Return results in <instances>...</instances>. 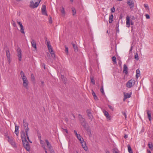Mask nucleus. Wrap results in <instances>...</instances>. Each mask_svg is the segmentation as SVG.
Instances as JSON below:
<instances>
[{
	"label": "nucleus",
	"mask_w": 153,
	"mask_h": 153,
	"mask_svg": "<svg viewBox=\"0 0 153 153\" xmlns=\"http://www.w3.org/2000/svg\"><path fill=\"white\" fill-rule=\"evenodd\" d=\"M134 58L137 60H138L139 59L138 54L137 53L134 56Z\"/></svg>",
	"instance_id": "nucleus-35"
},
{
	"label": "nucleus",
	"mask_w": 153,
	"mask_h": 153,
	"mask_svg": "<svg viewBox=\"0 0 153 153\" xmlns=\"http://www.w3.org/2000/svg\"><path fill=\"white\" fill-rule=\"evenodd\" d=\"M24 30V29H20V32L22 33L25 34V32Z\"/></svg>",
	"instance_id": "nucleus-51"
},
{
	"label": "nucleus",
	"mask_w": 153,
	"mask_h": 153,
	"mask_svg": "<svg viewBox=\"0 0 153 153\" xmlns=\"http://www.w3.org/2000/svg\"><path fill=\"white\" fill-rule=\"evenodd\" d=\"M74 134H75L76 135H76H77V134H77V132H76V130H74Z\"/></svg>",
	"instance_id": "nucleus-56"
},
{
	"label": "nucleus",
	"mask_w": 153,
	"mask_h": 153,
	"mask_svg": "<svg viewBox=\"0 0 153 153\" xmlns=\"http://www.w3.org/2000/svg\"><path fill=\"white\" fill-rule=\"evenodd\" d=\"M147 114L148 115V117L149 118V121H151V114L150 112V111L149 110H147Z\"/></svg>",
	"instance_id": "nucleus-23"
},
{
	"label": "nucleus",
	"mask_w": 153,
	"mask_h": 153,
	"mask_svg": "<svg viewBox=\"0 0 153 153\" xmlns=\"http://www.w3.org/2000/svg\"><path fill=\"white\" fill-rule=\"evenodd\" d=\"M148 152H149V153H151V151H148Z\"/></svg>",
	"instance_id": "nucleus-64"
},
{
	"label": "nucleus",
	"mask_w": 153,
	"mask_h": 153,
	"mask_svg": "<svg viewBox=\"0 0 153 153\" xmlns=\"http://www.w3.org/2000/svg\"><path fill=\"white\" fill-rule=\"evenodd\" d=\"M136 78L137 79L138 78V77L140 76V72L139 69H137L136 71Z\"/></svg>",
	"instance_id": "nucleus-22"
},
{
	"label": "nucleus",
	"mask_w": 153,
	"mask_h": 153,
	"mask_svg": "<svg viewBox=\"0 0 153 153\" xmlns=\"http://www.w3.org/2000/svg\"><path fill=\"white\" fill-rule=\"evenodd\" d=\"M17 56L19 57V61H21L22 60V51L19 48H18L17 49Z\"/></svg>",
	"instance_id": "nucleus-8"
},
{
	"label": "nucleus",
	"mask_w": 153,
	"mask_h": 153,
	"mask_svg": "<svg viewBox=\"0 0 153 153\" xmlns=\"http://www.w3.org/2000/svg\"><path fill=\"white\" fill-rule=\"evenodd\" d=\"M79 120H80L81 119H83V118L82 117V115L80 114H79Z\"/></svg>",
	"instance_id": "nucleus-42"
},
{
	"label": "nucleus",
	"mask_w": 153,
	"mask_h": 153,
	"mask_svg": "<svg viewBox=\"0 0 153 153\" xmlns=\"http://www.w3.org/2000/svg\"><path fill=\"white\" fill-rule=\"evenodd\" d=\"M128 150L129 153H133L130 146L128 145Z\"/></svg>",
	"instance_id": "nucleus-26"
},
{
	"label": "nucleus",
	"mask_w": 153,
	"mask_h": 153,
	"mask_svg": "<svg viewBox=\"0 0 153 153\" xmlns=\"http://www.w3.org/2000/svg\"><path fill=\"white\" fill-rule=\"evenodd\" d=\"M148 145L149 146V148L150 149H151L153 147V145L152 144H148Z\"/></svg>",
	"instance_id": "nucleus-45"
},
{
	"label": "nucleus",
	"mask_w": 153,
	"mask_h": 153,
	"mask_svg": "<svg viewBox=\"0 0 153 153\" xmlns=\"http://www.w3.org/2000/svg\"><path fill=\"white\" fill-rule=\"evenodd\" d=\"M135 84V81L134 79H131L129 80L126 83V86L128 88H131Z\"/></svg>",
	"instance_id": "nucleus-5"
},
{
	"label": "nucleus",
	"mask_w": 153,
	"mask_h": 153,
	"mask_svg": "<svg viewBox=\"0 0 153 153\" xmlns=\"http://www.w3.org/2000/svg\"><path fill=\"white\" fill-rule=\"evenodd\" d=\"M127 21H126V25H128V27H129L130 25V22H129V18H127Z\"/></svg>",
	"instance_id": "nucleus-30"
},
{
	"label": "nucleus",
	"mask_w": 153,
	"mask_h": 153,
	"mask_svg": "<svg viewBox=\"0 0 153 153\" xmlns=\"http://www.w3.org/2000/svg\"><path fill=\"white\" fill-rule=\"evenodd\" d=\"M41 83H42V85L43 86L44 85V82L43 81H42L41 82Z\"/></svg>",
	"instance_id": "nucleus-59"
},
{
	"label": "nucleus",
	"mask_w": 153,
	"mask_h": 153,
	"mask_svg": "<svg viewBox=\"0 0 153 153\" xmlns=\"http://www.w3.org/2000/svg\"><path fill=\"white\" fill-rule=\"evenodd\" d=\"M61 12L62 14H65V9L63 7H62V9L61 10Z\"/></svg>",
	"instance_id": "nucleus-31"
},
{
	"label": "nucleus",
	"mask_w": 153,
	"mask_h": 153,
	"mask_svg": "<svg viewBox=\"0 0 153 153\" xmlns=\"http://www.w3.org/2000/svg\"><path fill=\"white\" fill-rule=\"evenodd\" d=\"M72 115L74 117V118H75V116H74V114H72Z\"/></svg>",
	"instance_id": "nucleus-62"
},
{
	"label": "nucleus",
	"mask_w": 153,
	"mask_h": 153,
	"mask_svg": "<svg viewBox=\"0 0 153 153\" xmlns=\"http://www.w3.org/2000/svg\"><path fill=\"white\" fill-rule=\"evenodd\" d=\"M6 55L7 58L8 60L10 62V51L8 50H7L6 51Z\"/></svg>",
	"instance_id": "nucleus-15"
},
{
	"label": "nucleus",
	"mask_w": 153,
	"mask_h": 153,
	"mask_svg": "<svg viewBox=\"0 0 153 153\" xmlns=\"http://www.w3.org/2000/svg\"><path fill=\"white\" fill-rule=\"evenodd\" d=\"M31 79L33 81L34 80H35V77L34 76L33 74H31Z\"/></svg>",
	"instance_id": "nucleus-41"
},
{
	"label": "nucleus",
	"mask_w": 153,
	"mask_h": 153,
	"mask_svg": "<svg viewBox=\"0 0 153 153\" xmlns=\"http://www.w3.org/2000/svg\"><path fill=\"white\" fill-rule=\"evenodd\" d=\"M79 120L80 121L82 125L85 128L87 132L89 133L90 134H91V130L90 129L89 127L87 126V123H86L85 119L84 118H83V119H82Z\"/></svg>",
	"instance_id": "nucleus-4"
},
{
	"label": "nucleus",
	"mask_w": 153,
	"mask_h": 153,
	"mask_svg": "<svg viewBox=\"0 0 153 153\" xmlns=\"http://www.w3.org/2000/svg\"><path fill=\"white\" fill-rule=\"evenodd\" d=\"M91 82L94 84L95 85V80L94 79V78L93 77H91Z\"/></svg>",
	"instance_id": "nucleus-32"
},
{
	"label": "nucleus",
	"mask_w": 153,
	"mask_h": 153,
	"mask_svg": "<svg viewBox=\"0 0 153 153\" xmlns=\"http://www.w3.org/2000/svg\"><path fill=\"white\" fill-rule=\"evenodd\" d=\"M21 137L24 147L27 151H29L30 149V146L26 139L25 133L23 131L22 132Z\"/></svg>",
	"instance_id": "nucleus-1"
},
{
	"label": "nucleus",
	"mask_w": 153,
	"mask_h": 153,
	"mask_svg": "<svg viewBox=\"0 0 153 153\" xmlns=\"http://www.w3.org/2000/svg\"><path fill=\"white\" fill-rule=\"evenodd\" d=\"M8 141L13 146L15 147L16 146L15 143L12 139H9Z\"/></svg>",
	"instance_id": "nucleus-19"
},
{
	"label": "nucleus",
	"mask_w": 153,
	"mask_h": 153,
	"mask_svg": "<svg viewBox=\"0 0 153 153\" xmlns=\"http://www.w3.org/2000/svg\"><path fill=\"white\" fill-rule=\"evenodd\" d=\"M108 107L112 111H113L114 108L112 106H111V105H108Z\"/></svg>",
	"instance_id": "nucleus-46"
},
{
	"label": "nucleus",
	"mask_w": 153,
	"mask_h": 153,
	"mask_svg": "<svg viewBox=\"0 0 153 153\" xmlns=\"http://www.w3.org/2000/svg\"><path fill=\"white\" fill-rule=\"evenodd\" d=\"M145 16L147 19H149L150 18V16L148 14H146Z\"/></svg>",
	"instance_id": "nucleus-47"
},
{
	"label": "nucleus",
	"mask_w": 153,
	"mask_h": 153,
	"mask_svg": "<svg viewBox=\"0 0 153 153\" xmlns=\"http://www.w3.org/2000/svg\"><path fill=\"white\" fill-rule=\"evenodd\" d=\"M92 91V94L94 97V98L95 100H98V97L96 95V94L94 91L92 90H91Z\"/></svg>",
	"instance_id": "nucleus-21"
},
{
	"label": "nucleus",
	"mask_w": 153,
	"mask_h": 153,
	"mask_svg": "<svg viewBox=\"0 0 153 153\" xmlns=\"http://www.w3.org/2000/svg\"><path fill=\"white\" fill-rule=\"evenodd\" d=\"M45 145H43L42 146V147L45 150V152L46 153H47V149L45 148Z\"/></svg>",
	"instance_id": "nucleus-34"
},
{
	"label": "nucleus",
	"mask_w": 153,
	"mask_h": 153,
	"mask_svg": "<svg viewBox=\"0 0 153 153\" xmlns=\"http://www.w3.org/2000/svg\"><path fill=\"white\" fill-rule=\"evenodd\" d=\"M42 12L43 15L47 16V14L46 11V7L45 5H42Z\"/></svg>",
	"instance_id": "nucleus-10"
},
{
	"label": "nucleus",
	"mask_w": 153,
	"mask_h": 153,
	"mask_svg": "<svg viewBox=\"0 0 153 153\" xmlns=\"http://www.w3.org/2000/svg\"><path fill=\"white\" fill-rule=\"evenodd\" d=\"M144 7H145V8L147 10V9H149V7H148V5L147 4H144Z\"/></svg>",
	"instance_id": "nucleus-37"
},
{
	"label": "nucleus",
	"mask_w": 153,
	"mask_h": 153,
	"mask_svg": "<svg viewBox=\"0 0 153 153\" xmlns=\"http://www.w3.org/2000/svg\"><path fill=\"white\" fill-rule=\"evenodd\" d=\"M62 129L65 130V131L67 133V134H68V130L66 129H63V128H62Z\"/></svg>",
	"instance_id": "nucleus-55"
},
{
	"label": "nucleus",
	"mask_w": 153,
	"mask_h": 153,
	"mask_svg": "<svg viewBox=\"0 0 153 153\" xmlns=\"http://www.w3.org/2000/svg\"><path fill=\"white\" fill-rule=\"evenodd\" d=\"M128 68L126 64H124L123 65V72L125 73L126 74L128 73Z\"/></svg>",
	"instance_id": "nucleus-18"
},
{
	"label": "nucleus",
	"mask_w": 153,
	"mask_h": 153,
	"mask_svg": "<svg viewBox=\"0 0 153 153\" xmlns=\"http://www.w3.org/2000/svg\"><path fill=\"white\" fill-rule=\"evenodd\" d=\"M106 153H110L109 151H107L106 152Z\"/></svg>",
	"instance_id": "nucleus-63"
},
{
	"label": "nucleus",
	"mask_w": 153,
	"mask_h": 153,
	"mask_svg": "<svg viewBox=\"0 0 153 153\" xmlns=\"http://www.w3.org/2000/svg\"><path fill=\"white\" fill-rule=\"evenodd\" d=\"M65 52L67 53H68V47H66V46H65Z\"/></svg>",
	"instance_id": "nucleus-38"
},
{
	"label": "nucleus",
	"mask_w": 153,
	"mask_h": 153,
	"mask_svg": "<svg viewBox=\"0 0 153 153\" xmlns=\"http://www.w3.org/2000/svg\"><path fill=\"white\" fill-rule=\"evenodd\" d=\"M46 40L45 41V42H47V45L49 50V51L51 53V56L52 58L54 59H55V55L54 53L53 52V50L52 49V47L51 45L50 44V42L49 41H47V38H45Z\"/></svg>",
	"instance_id": "nucleus-3"
},
{
	"label": "nucleus",
	"mask_w": 153,
	"mask_h": 153,
	"mask_svg": "<svg viewBox=\"0 0 153 153\" xmlns=\"http://www.w3.org/2000/svg\"><path fill=\"white\" fill-rule=\"evenodd\" d=\"M100 91L103 94H105L103 90V84L102 85L101 88L100 89Z\"/></svg>",
	"instance_id": "nucleus-33"
},
{
	"label": "nucleus",
	"mask_w": 153,
	"mask_h": 153,
	"mask_svg": "<svg viewBox=\"0 0 153 153\" xmlns=\"http://www.w3.org/2000/svg\"><path fill=\"white\" fill-rule=\"evenodd\" d=\"M124 138H127L128 137V136H127V135L126 134H125L124 136Z\"/></svg>",
	"instance_id": "nucleus-58"
},
{
	"label": "nucleus",
	"mask_w": 153,
	"mask_h": 153,
	"mask_svg": "<svg viewBox=\"0 0 153 153\" xmlns=\"http://www.w3.org/2000/svg\"><path fill=\"white\" fill-rule=\"evenodd\" d=\"M20 74L23 80V85L24 88L28 89L29 82L27 77L25 76L24 73L22 71H21Z\"/></svg>",
	"instance_id": "nucleus-2"
},
{
	"label": "nucleus",
	"mask_w": 153,
	"mask_h": 153,
	"mask_svg": "<svg viewBox=\"0 0 153 153\" xmlns=\"http://www.w3.org/2000/svg\"><path fill=\"white\" fill-rule=\"evenodd\" d=\"M116 59V57L115 56H113L112 57V61L115 64L117 63Z\"/></svg>",
	"instance_id": "nucleus-28"
},
{
	"label": "nucleus",
	"mask_w": 153,
	"mask_h": 153,
	"mask_svg": "<svg viewBox=\"0 0 153 153\" xmlns=\"http://www.w3.org/2000/svg\"><path fill=\"white\" fill-rule=\"evenodd\" d=\"M23 125L25 130L26 129H27V128H29L28 127V123L25 122L24 120H23Z\"/></svg>",
	"instance_id": "nucleus-17"
},
{
	"label": "nucleus",
	"mask_w": 153,
	"mask_h": 153,
	"mask_svg": "<svg viewBox=\"0 0 153 153\" xmlns=\"http://www.w3.org/2000/svg\"><path fill=\"white\" fill-rule=\"evenodd\" d=\"M31 44L33 47L36 50L37 49L36 44V42L34 40L32 39H31Z\"/></svg>",
	"instance_id": "nucleus-14"
},
{
	"label": "nucleus",
	"mask_w": 153,
	"mask_h": 153,
	"mask_svg": "<svg viewBox=\"0 0 153 153\" xmlns=\"http://www.w3.org/2000/svg\"><path fill=\"white\" fill-rule=\"evenodd\" d=\"M86 112L88 116L89 117V119L92 120L93 118V117L92 114L91 112V110L89 109H87L86 111Z\"/></svg>",
	"instance_id": "nucleus-11"
},
{
	"label": "nucleus",
	"mask_w": 153,
	"mask_h": 153,
	"mask_svg": "<svg viewBox=\"0 0 153 153\" xmlns=\"http://www.w3.org/2000/svg\"><path fill=\"white\" fill-rule=\"evenodd\" d=\"M74 49V51L76 52L78 51L77 47V45L73 43L72 44Z\"/></svg>",
	"instance_id": "nucleus-25"
},
{
	"label": "nucleus",
	"mask_w": 153,
	"mask_h": 153,
	"mask_svg": "<svg viewBox=\"0 0 153 153\" xmlns=\"http://www.w3.org/2000/svg\"><path fill=\"white\" fill-rule=\"evenodd\" d=\"M42 66H43L44 67V69H45V64H43V65H42Z\"/></svg>",
	"instance_id": "nucleus-60"
},
{
	"label": "nucleus",
	"mask_w": 153,
	"mask_h": 153,
	"mask_svg": "<svg viewBox=\"0 0 153 153\" xmlns=\"http://www.w3.org/2000/svg\"><path fill=\"white\" fill-rule=\"evenodd\" d=\"M17 23L18 25L20 26V29H23V26L22 25V23L20 22L17 21Z\"/></svg>",
	"instance_id": "nucleus-29"
},
{
	"label": "nucleus",
	"mask_w": 153,
	"mask_h": 153,
	"mask_svg": "<svg viewBox=\"0 0 153 153\" xmlns=\"http://www.w3.org/2000/svg\"><path fill=\"white\" fill-rule=\"evenodd\" d=\"M45 142L46 143L48 147V148L49 149L50 152L51 153H55L54 150L52 148V146L51 144L49 143L48 140H45Z\"/></svg>",
	"instance_id": "nucleus-6"
},
{
	"label": "nucleus",
	"mask_w": 153,
	"mask_h": 153,
	"mask_svg": "<svg viewBox=\"0 0 153 153\" xmlns=\"http://www.w3.org/2000/svg\"><path fill=\"white\" fill-rule=\"evenodd\" d=\"M62 80L65 83H66V80H67V79L66 78H65L64 79H62Z\"/></svg>",
	"instance_id": "nucleus-52"
},
{
	"label": "nucleus",
	"mask_w": 153,
	"mask_h": 153,
	"mask_svg": "<svg viewBox=\"0 0 153 153\" xmlns=\"http://www.w3.org/2000/svg\"><path fill=\"white\" fill-rule=\"evenodd\" d=\"M27 140H28V141H29L30 143H32V142L30 140H29V139H27Z\"/></svg>",
	"instance_id": "nucleus-61"
},
{
	"label": "nucleus",
	"mask_w": 153,
	"mask_h": 153,
	"mask_svg": "<svg viewBox=\"0 0 153 153\" xmlns=\"http://www.w3.org/2000/svg\"><path fill=\"white\" fill-rule=\"evenodd\" d=\"M113 153H119L118 152V150L117 149H114L113 151Z\"/></svg>",
	"instance_id": "nucleus-43"
},
{
	"label": "nucleus",
	"mask_w": 153,
	"mask_h": 153,
	"mask_svg": "<svg viewBox=\"0 0 153 153\" xmlns=\"http://www.w3.org/2000/svg\"><path fill=\"white\" fill-rule=\"evenodd\" d=\"M127 4L129 6L130 8H133L134 4L133 1L131 0H128Z\"/></svg>",
	"instance_id": "nucleus-9"
},
{
	"label": "nucleus",
	"mask_w": 153,
	"mask_h": 153,
	"mask_svg": "<svg viewBox=\"0 0 153 153\" xmlns=\"http://www.w3.org/2000/svg\"><path fill=\"white\" fill-rule=\"evenodd\" d=\"M131 93L130 94H129L128 93H124V97L123 98V101H125L126 99L130 98L131 97Z\"/></svg>",
	"instance_id": "nucleus-13"
},
{
	"label": "nucleus",
	"mask_w": 153,
	"mask_h": 153,
	"mask_svg": "<svg viewBox=\"0 0 153 153\" xmlns=\"http://www.w3.org/2000/svg\"><path fill=\"white\" fill-rule=\"evenodd\" d=\"M76 136V137L77 139L80 138L81 136H80V134H77Z\"/></svg>",
	"instance_id": "nucleus-48"
},
{
	"label": "nucleus",
	"mask_w": 153,
	"mask_h": 153,
	"mask_svg": "<svg viewBox=\"0 0 153 153\" xmlns=\"http://www.w3.org/2000/svg\"><path fill=\"white\" fill-rule=\"evenodd\" d=\"M15 133L16 134V135L18 136V134H19V130H15Z\"/></svg>",
	"instance_id": "nucleus-49"
},
{
	"label": "nucleus",
	"mask_w": 153,
	"mask_h": 153,
	"mask_svg": "<svg viewBox=\"0 0 153 153\" xmlns=\"http://www.w3.org/2000/svg\"><path fill=\"white\" fill-rule=\"evenodd\" d=\"M40 2H36L35 3H34L33 0L30 1V7H32L33 8H35L37 7L39 4Z\"/></svg>",
	"instance_id": "nucleus-7"
},
{
	"label": "nucleus",
	"mask_w": 153,
	"mask_h": 153,
	"mask_svg": "<svg viewBox=\"0 0 153 153\" xmlns=\"http://www.w3.org/2000/svg\"><path fill=\"white\" fill-rule=\"evenodd\" d=\"M103 113L104 114V115L109 120H110V116L109 114V113L106 111L105 110L103 111Z\"/></svg>",
	"instance_id": "nucleus-16"
},
{
	"label": "nucleus",
	"mask_w": 153,
	"mask_h": 153,
	"mask_svg": "<svg viewBox=\"0 0 153 153\" xmlns=\"http://www.w3.org/2000/svg\"><path fill=\"white\" fill-rule=\"evenodd\" d=\"M111 11L112 13H114L115 11V9L114 7H113L111 9Z\"/></svg>",
	"instance_id": "nucleus-40"
},
{
	"label": "nucleus",
	"mask_w": 153,
	"mask_h": 153,
	"mask_svg": "<svg viewBox=\"0 0 153 153\" xmlns=\"http://www.w3.org/2000/svg\"><path fill=\"white\" fill-rule=\"evenodd\" d=\"M113 14H111L109 17V22L111 23L113 21Z\"/></svg>",
	"instance_id": "nucleus-24"
},
{
	"label": "nucleus",
	"mask_w": 153,
	"mask_h": 153,
	"mask_svg": "<svg viewBox=\"0 0 153 153\" xmlns=\"http://www.w3.org/2000/svg\"><path fill=\"white\" fill-rule=\"evenodd\" d=\"M61 79H64L65 78L64 76H63V75H61Z\"/></svg>",
	"instance_id": "nucleus-57"
},
{
	"label": "nucleus",
	"mask_w": 153,
	"mask_h": 153,
	"mask_svg": "<svg viewBox=\"0 0 153 153\" xmlns=\"http://www.w3.org/2000/svg\"><path fill=\"white\" fill-rule=\"evenodd\" d=\"M29 130V128H27V129H26L25 130V131H23L25 132V135L26 136V138L27 137V139H29V136L28 134V132Z\"/></svg>",
	"instance_id": "nucleus-20"
},
{
	"label": "nucleus",
	"mask_w": 153,
	"mask_h": 153,
	"mask_svg": "<svg viewBox=\"0 0 153 153\" xmlns=\"http://www.w3.org/2000/svg\"><path fill=\"white\" fill-rule=\"evenodd\" d=\"M49 22L50 23H51L52 22V19L51 17H50Z\"/></svg>",
	"instance_id": "nucleus-50"
},
{
	"label": "nucleus",
	"mask_w": 153,
	"mask_h": 153,
	"mask_svg": "<svg viewBox=\"0 0 153 153\" xmlns=\"http://www.w3.org/2000/svg\"><path fill=\"white\" fill-rule=\"evenodd\" d=\"M122 64V62H121V60H119V62H118V64L119 65V66L120 67L121 66Z\"/></svg>",
	"instance_id": "nucleus-44"
},
{
	"label": "nucleus",
	"mask_w": 153,
	"mask_h": 153,
	"mask_svg": "<svg viewBox=\"0 0 153 153\" xmlns=\"http://www.w3.org/2000/svg\"><path fill=\"white\" fill-rule=\"evenodd\" d=\"M122 113L123 115H124L125 118L126 119V117H127V115H126V112L124 111H122Z\"/></svg>",
	"instance_id": "nucleus-39"
},
{
	"label": "nucleus",
	"mask_w": 153,
	"mask_h": 153,
	"mask_svg": "<svg viewBox=\"0 0 153 153\" xmlns=\"http://www.w3.org/2000/svg\"><path fill=\"white\" fill-rule=\"evenodd\" d=\"M82 146L85 151H87L88 149L87 147L86 146V143L85 142L83 141L81 143Z\"/></svg>",
	"instance_id": "nucleus-12"
},
{
	"label": "nucleus",
	"mask_w": 153,
	"mask_h": 153,
	"mask_svg": "<svg viewBox=\"0 0 153 153\" xmlns=\"http://www.w3.org/2000/svg\"><path fill=\"white\" fill-rule=\"evenodd\" d=\"M15 130H19V126H16Z\"/></svg>",
	"instance_id": "nucleus-53"
},
{
	"label": "nucleus",
	"mask_w": 153,
	"mask_h": 153,
	"mask_svg": "<svg viewBox=\"0 0 153 153\" xmlns=\"http://www.w3.org/2000/svg\"><path fill=\"white\" fill-rule=\"evenodd\" d=\"M72 10L73 12V15L74 16L76 14V11L74 7L72 8Z\"/></svg>",
	"instance_id": "nucleus-27"
},
{
	"label": "nucleus",
	"mask_w": 153,
	"mask_h": 153,
	"mask_svg": "<svg viewBox=\"0 0 153 153\" xmlns=\"http://www.w3.org/2000/svg\"><path fill=\"white\" fill-rule=\"evenodd\" d=\"M8 49V47L7 46V45H4V49L5 50L6 49V50H7Z\"/></svg>",
	"instance_id": "nucleus-54"
},
{
	"label": "nucleus",
	"mask_w": 153,
	"mask_h": 153,
	"mask_svg": "<svg viewBox=\"0 0 153 153\" xmlns=\"http://www.w3.org/2000/svg\"><path fill=\"white\" fill-rule=\"evenodd\" d=\"M78 139L80 141V143L83 142V141H84L82 137H81L80 138H78Z\"/></svg>",
	"instance_id": "nucleus-36"
}]
</instances>
